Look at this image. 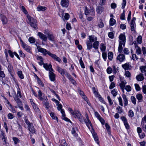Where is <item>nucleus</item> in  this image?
Instances as JSON below:
<instances>
[{"mask_svg": "<svg viewBox=\"0 0 146 146\" xmlns=\"http://www.w3.org/2000/svg\"><path fill=\"white\" fill-rule=\"evenodd\" d=\"M27 17L31 27L34 28H36L37 27L36 20L35 19L31 17L29 15H27Z\"/></svg>", "mask_w": 146, "mask_h": 146, "instance_id": "obj_1", "label": "nucleus"}, {"mask_svg": "<svg viewBox=\"0 0 146 146\" xmlns=\"http://www.w3.org/2000/svg\"><path fill=\"white\" fill-rule=\"evenodd\" d=\"M85 14L86 15H90L92 16H94L95 15V13L93 8H91V10H90L88 9L86 7H85Z\"/></svg>", "mask_w": 146, "mask_h": 146, "instance_id": "obj_2", "label": "nucleus"}, {"mask_svg": "<svg viewBox=\"0 0 146 146\" xmlns=\"http://www.w3.org/2000/svg\"><path fill=\"white\" fill-rule=\"evenodd\" d=\"M73 116L75 118H77L80 122L83 121V118L79 111H75V115Z\"/></svg>", "mask_w": 146, "mask_h": 146, "instance_id": "obj_3", "label": "nucleus"}, {"mask_svg": "<svg viewBox=\"0 0 146 146\" xmlns=\"http://www.w3.org/2000/svg\"><path fill=\"white\" fill-rule=\"evenodd\" d=\"M119 43L123 44V46H124L125 45V36L123 34H121L120 35L119 37Z\"/></svg>", "mask_w": 146, "mask_h": 146, "instance_id": "obj_4", "label": "nucleus"}, {"mask_svg": "<svg viewBox=\"0 0 146 146\" xmlns=\"http://www.w3.org/2000/svg\"><path fill=\"white\" fill-rule=\"evenodd\" d=\"M36 45L37 46V49L38 52L42 53L45 56L48 54V52L49 51H48L45 49L41 48L40 46H37L36 44Z\"/></svg>", "mask_w": 146, "mask_h": 146, "instance_id": "obj_5", "label": "nucleus"}, {"mask_svg": "<svg viewBox=\"0 0 146 146\" xmlns=\"http://www.w3.org/2000/svg\"><path fill=\"white\" fill-rule=\"evenodd\" d=\"M21 41L22 43V46L23 48L27 52L31 53V48L29 46L25 43L22 40H21Z\"/></svg>", "mask_w": 146, "mask_h": 146, "instance_id": "obj_6", "label": "nucleus"}, {"mask_svg": "<svg viewBox=\"0 0 146 146\" xmlns=\"http://www.w3.org/2000/svg\"><path fill=\"white\" fill-rule=\"evenodd\" d=\"M0 18L3 25L7 24L8 22V19L6 16L4 15L0 14Z\"/></svg>", "mask_w": 146, "mask_h": 146, "instance_id": "obj_7", "label": "nucleus"}, {"mask_svg": "<svg viewBox=\"0 0 146 146\" xmlns=\"http://www.w3.org/2000/svg\"><path fill=\"white\" fill-rule=\"evenodd\" d=\"M104 10V7L102 5H101L100 6H98L96 8V12L98 14H101Z\"/></svg>", "mask_w": 146, "mask_h": 146, "instance_id": "obj_8", "label": "nucleus"}, {"mask_svg": "<svg viewBox=\"0 0 146 146\" xmlns=\"http://www.w3.org/2000/svg\"><path fill=\"white\" fill-rule=\"evenodd\" d=\"M38 35L40 38L44 41H46L47 40V37L45 35H44L41 32H38Z\"/></svg>", "mask_w": 146, "mask_h": 146, "instance_id": "obj_9", "label": "nucleus"}, {"mask_svg": "<svg viewBox=\"0 0 146 146\" xmlns=\"http://www.w3.org/2000/svg\"><path fill=\"white\" fill-rule=\"evenodd\" d=\"M61 5L64 7H67L69 4L68 0H62L61 1Z\"/></svg>", "mask_w": 146, "mask_h": 146, "instance_id": "obj_10", "label": "nucleus"}, {"mask_svg": "<svg viewBox=\"0 0 146 146\" xmlns=\"http://www.w3.org/2000/svg\"><path fill=\"white\" fill-rule=\"evenodd\" d=\"M117 59L120 62H123L125 59V55L123 54H119L117 57Z\"/></svg>", "mask_w": 146, "mask_h": 146, "instance_id": "obj_11", "label": "nucleus"}, {"mask_svg": "<svg viewBox=\"0 0 146 146\" xmlns=\"http://www.w3.org/2000/svg\"><path fill=\"white\" fill-rule=\"evenodd\" d=\"M43 67L46 70H48L49 72L51 71H53L52 65L51 64L48 65L47 63L44 64Z\"/></svg>", "mask_w": 146, "mask_h": 146, "instance_id": "obj_12", "label": "nucleus"}, {"mask_svg": "<svg viewBox=\"0 0 146 146\" xmlns=\"http://www.w3.org/2000/svg\"><path fill=\"white\" fill-rule=\"evenodd\" d=\"M57 68L58 72H59L64 77V74L66 72V70L62 69L58 66H57Z\"/></svg>", "mask_w": 146, "mask_h": 146, "instance_id": "obj_13", "label": "nucleus"}, {"mask_svg": "<svg viewBox=\"0 0 146 146\" xmlns=\"http://www.w3.org/2000/svg\"><path fill=\"white\" fill-rule=\"evenodd\" d=\"M53 71L49 72V77L51 81H54L55 80V75L52 72Z\"/></svg>", "mask_w": 146, "mask_h": 146, "instance_id": "obj_14", "label": "nucleus"}, {"mask_svg": "<svg viewBox=\"0 0 146 146\" xmlns=\"http://www.w3.org/2000/svg\"><path fill=\"white\" fill-rule=\"evenodd\" d=\"M145 123H146V115L145 116L142 118L141 124L144 129H145L146 130V125H145Z\"/></svg>", "mask_w": 146, "mask_h": 146, "instance_id": "obj_15", "label": "nucleus"}, {"mask_svg": "<svg viewBox=\"0 0 146 146\" xmlns=\"http://www.w3.org/2000/svg\"><path fill=\"white\" fill-rule=\"evenodd\" d=\"M61 113L62 114V119L67 121H69L70 119L65 117V114L63 109H61Z\"/></svg>", "mask_w": 146, "mask_h": 146, "instance_id": "obj_16", "label": "nucleus"}, {"mask_svg": "<svg viewBox=\"0 0 146 146\" xmlns=\"http://www.w3.org/2000/svg\"><path fill=\"white\" fill-rule=\"evenodd\" d=\"M89 41H90L91 42H95L97 40V37L93 35L89 36Z\"/></svg>", "mask_w": 146, "mask_h": 146, "instance_id": "obj_17", "label": "nucleus"}, {"mask_svg": "<svg viewBox=\"0 0 146 146\" xmlns=\"http://www.w3.org/2000/svg\"><path fill=\"white\" fill-rule=\"evenodd\" d=\"M122 68L125 70H128L130 69L131 66L129 63H126L122 65Z\"/></svg>", "mask_w": 146, "mask_h": 146, "instance_id": "obj_18", "label": "nucleus"}, {"mask_svg": "<svg viewBox=\"0 0 146 146\" xmlns=\"http://www.w3.org/2000/svg\"><path fill=\"white\" fill-rule=\"evenodd\" d=\"M131 30L133 33H135L136 32L135 28L136 27V24L135 23H131L130 24Z\"/></svg>", "mask_w": 146, "mask_h": 146, "instance_id": "obj_19", "label": "nucleus"}, {"mask_svg": "<svg viewBox=\"0 0 146 146\" xmlns=\"http://www.w3.org/2000/svg\"><path fill=\"white\" fill-rule=\"evenodd\" d=\"M28 128L29 131L31 132L32 133H35V129L33 124L32 123L28 126Z\"/></svg>", "mask_w": 146, "mask_h": 146, "instance_id": "obj_20", "label": "nucleus"}, {"mask_svg": "<svg viewBox=\"0 0 146 146\" xmlns=\"http://www.w3.org/2000/svg\"><path fill=\"white\" fill-rule=\"evenodd\" d=\"M136 78L137 80L139 81H141L144 79L143 75L142 74H140L139 75H137L136 76Z\"/></svg>", "mask_w": 146, "mask_h": 146, "instance_id": "obj_21", "label": "nucleus"}, {"mask_svg": "<svg viewBox=\"0 0 146 146\" xmlns=\"http://www.w3.org/2000/svg\"><path fill=\"white\" fill-rule=\"evenodd\" d=\"M122 97L123 100L124 106H125L128 105V102L127 98L126 96L124 94H123Z\"/></svg>", "mask_w": 146, "mask_h": 146, "instance_id": "obj_22", "label": "nucleus"}, {"mask_svg": "<svg viewBox=\"0 0 146 146\" xmlns=\"http://www.w3.org/2000/svg\"><path fill=\"white\" fill-rule=\"evenodd\" d=\"M47 98L44 99V100L42 102V103L45 106V107L47 109H48L50 107L49 103L48 102H47Z\"/></svg>", "mask_w": 146, "mask_h": 146, "instance_id": "obj_23", "label": "nucleus"}, {"mask_svg": "<svg viewBox=\"0 0 146 146\" xmlns=\"http://www.w3.org/2000/svg\"><path fill=\"white\" fill-rule=\"evenodd\" d=\"M87 49L88 50H90L92 48V42L89 41V40H87L86 42Z\"/></svg>", "mask_w": 146, "mask_h": 146, "instance_id": "obj_24", "label": "nucleus"}, {"mask_svg": "<svg viewBox=\"0 0 146 146\" xmlns=\"http://www.w3.org/2000/svg\"><path fill=\"white\" fill-rule=\"evenodd\" d=\"M46 9V8L45 7L40 6H38L37 8V10L38 11H44Z\"/></svg>", "mask_w": 146, "mask_h": 146, "instance_id": "obj_25", "label": "nucleus"}, {"mask_svg": "<svg viewBox=\"0 0 146 146\" xmlns=\"http://www.w3.org/2000/svg\"><path fill=\"white\" fill-rule=\"evenodd\" d=\"M126 84L127 82L125 80L121 81L119 84L120 88H125Z\"/></svg>", "mask_w": 146, "mask_h": 146, "instance_id": "obj_26", "label": "nucleus"}, {"mask_svg": "<svg viewBox=\"0 0 146 146\" xmlns=\"http://www.w3.org/2000/svg\"><path fill=\"white\" fill-rule=\"evenodd\" d=\"M99 45V42L98 41H96L93 43L92 45L93 47L95 49H98Z\"/></svg>", "mask_w": 146, "mask_h": 146, "instance_id": "obj_27", "label": "nucleus"}, {"mask_svg": "<svg viewBox=\"0 0 146 146\" xmlns=\"http://www.w3.org/2000/svg\"><path fill=\"white\" fill-rule=\"evenodd\" d=\"M140 69L142 73H144V75H146V66H141L140 67Z\"/></svg>", "mask_w": 146, "mask_h": 146, "instance_id": "obj_28", "label": "nucleus"}, {"mask_svg": "<svg viewBox=\"0 0 146 146\" xmlns=\"http://www.w3.org/2000/svg\"><path fill=\"white\" fill-rule=\"evenodd\" d=\"M48 38L50 40H54V37L52 33H48L47 34Z\"/></svg>", "mask_w": 146, "mask_h": 146, "instance_id": "obj_29", "label": "nucleus"}, {"mask_svg": "<svg viewBox=\"0 0 146 146\" xmlns=\"http://www.w3.org/2000/svg\"><path fill=\"white\" fill-rule=\"evenodd\" d=\"M100 48L102 52H104L106 49V46L105 44L102 43L100 45Z\"/></svg>", "mask_w": 146, "mask_h": 146, "instance_id": "obj_30", "label": "nucleus"}, {"mask_svg": "<svg viewBox=\"0 0 146 146\" xmlns=\"http://www.w3.org/2000/svg\"><path fill=\"white\" fill-rule=\"evenodd\" d=\"M77 129L73 128L72 130V133L74 136L77 137L78 136V134L77 133Z\"/></svg>", "mask_w": 146, "mask_h": 146, "instance_id": "obj_31", "label": "nucleus"}, {"mask_svg": "<svg viewBox=\"0 0 146 146\" xmlns=\"http://www.w3.org/2000/svg\"><path fill=\"white\" fill-rule=\"evenodd\" d=\"M116 110L117 111V113H119L121 114L122 113L123 111L122 108L120 106L117 107L116 108Z\"/></svg>", "mask_w": 146, "mask_h": 146, "instance_id": "obj_32", "label": "nucleus"}, {"mask_svg": "<svg viewBox=\"0 0 146 146\" xmlns=\"http://www.w3.org/2000/svg\"><path fill=\"white\" fill-rule=\"evenodd\" d=\"M86 123L87 126L89 129H90V127H92V125L89 119H88V120H87L86 121Z\"/></svg>", "mask_w": 146, "mask_h": 146, "instance_id": "obj_33", "label": "nucleus"}, {"mask_svg": "<svg viewBox=\"0 0 146 146\" xmlns=\"http://www.w3.org/2000/svg\"><path fill=\"white\" fill-rule=\"evenodd\" d=\"M92 89L94 93L95 96L98 98H100V95L98 94V92L96 91L95 88L94 87H92Z\"/></svg>", "mask_w": 146, "mask_h": 146, "instance_id": "obj_34", "label": "nucleus"}, {"mask_svg": "<svg viewBox=\"0 0 146 146\" xmlns=\"http://www.w3.org/2000/svg\"><path fill=\"white\" fill-rule=\"evenodd\" d=\"M136 97L139 102H141L142 100V96L141 94H137Z\"/></svg>", "mask_w": 146, "mask_h": 146, "instance_id": "obj_35", "label": "nucleus"}, {"mask_svg": "<svg viewBox=\"0 0 146 146\" xmlns=\"http://www.w3.org/2000/svg\"><path fill=\"white\" fill-rule=\"evenodd\" d=\"M116 21L114 19L111 18L110 19V25L111 26H113L115 23Z\"/></svg>", "mask_w": 146, "mask_h": 146, "instance_id": "obj_36", "label": "nucleus"}, {"mask_svg": "<svg viewBox=\"0 0 146 146\" xmlns=\"http://www.w3.org/2000/svg\"><path fill=\"white\" fill-rule=\"evenodd\" d=\"M131 100L132 102L135 105L136 104V100L135 97L133 96H132L131 97Z\"/></svg>", "mask_w": 146, "mask_h": 146, "instance_id": "obj_37", "label": "nucleus"}, {"mask_svg": "<svg viewBox=\"0 0 146 146\" xmlns=\"http://www.w3.org/2000/svg\"><path fill=\"white\" fill-rule=\"evenodd\" d=\"M38 99L42 101H43L44 100V99L42 97V93L40 90H39L38 92Z\"/></svg>", "mask_w": 146, "mask_h": 146, "instance_id": "obj_38", "label": "nucleus"}, {"mask_svg": "<svg viewBox=\"0 0 146 146\" xmlns=\"http://www.w3.org/2000/svg\"><path fill=\"white\" fill-rule=\"evenodd\" d=\"M122 45H123V44H122V43H119L118 51L120 53L123 50V47L122 46Z\"/></svg>", "mask_w": 146, "mask_h": 146, "instance_id": "obj_39", "label": "nucleus"}, {"mask_svg": "<svg viewBox=\"0 0 146 146\" xmlns=\"http://www.w3.org/2000/svg\"><path fill=\"white\" fill-rule=\"evenodd\" d=\"M128 115L130 117H132L134 115V113L133 111L131 110H129L128 112Z\"/></svg>", "mask_w": 146, "mask_h": 146, "instance_id": "obj_40", "label": "nucleus"}, {"mask_svg": "<svg viewBox=\"0 0 146 146\" xmlns=\"http://www.w3.org/2000/svg\"><path fill=\"white\" fill-rule=\"evenodd\" d=\"M29 41L31 43H33L35 42V39L33 37H30L29 38Z\"/></svg>", "mask_w": 146, "mask_h": 146, "instance_id": "obj_41", "label": "nucleus"}, {"mask_svg": "<svg viewBox=\"0 0 146 146\" xmlns=\"http://www.w3.org/2000/svg\"><path fill=\"white\" fill-rule=\"evenodd\" d=\"M17 74L20 78L21 79H23V75L22 74V72L21 71H18L17 72Z\"/></svg>", "mask_w": 146, "mask_h": 146, "instance_id": "obj_42", "label": "nucleus"}, {"mask_svg": "<svg viewBox=\"0 0 146 146\" xmlns=\"http://www.w3.org/2000/svg\"><path fill=\"white\" fill-rule=\"evenodd\" d=\"M108 57L109 59L111 60L113 58V53L111 52H110L108 53Z\"/></svg>", "mask_w": 146, "mask_h": 146, "instance_id": "obj_43", "label": "nucleus"}, {"mask_svg": "<svg viewBox=\"0 0 146 146\" xmlns=\"http://www.w3.org/2000/svg\"><path fill=\"white\" fill-rule=\"evenodd\" d=\"M109 37L111 39H113L114 38V33L113 32H109L108 34Z\"/></svg>", "mask_w": 146, "mask_h": 146, "instance_id": "obj_44", "label": "nucleus"}, {"mask_svg": "<svg viewBox=\"0 0 146 146\" xmlns=\"http://www.w3.org/2000/svg\"><path fill=\"white\" fill-rule=\"evenodd\" d=\"M50 115L52 118L53 119H56L58 121V119L57 117L55 115V114L53 112H51L50 113Z\"/></svg>", "mask_w": 146, "mask_h": 146, "instance_id": "obj_45", "label": "nucleus"}, {"mask_svg": "<svg viewBox=\"0 0 146 146\" xmlns=\"http://www.w3.org/2000/svg\"><path fill=\"white\" fill-rule=\"evenodd\" d=\"M105 127L106 128L108 134L110 133V127L109 125L107 123L105 124Z\"/></svg>", "mask_w": 146, "mask_h": 146, "instance_id": "obj_46", "label": "nucleus"}, {"mask_svg": "<svg viewBox=\"0 0 146 146\" xmlns=\"http://www.w3.org/2000/svg\"><path fill=\"white\" fill-rule=\"evenodd\" d=\"M125 88L127 92H129L131 91V87L129 85H127L126 86Z\"/></svg>", "mask_w": 146, "mask_h": 146, "instance_id": "obj_47", "label": "nucleus"}, {"mask_svg": "<svg viewBox=\"0 0 146 146\" xmlns=\"http://www.w3.org/2000/svg\"><path fill=\"white\" fill-rule=\"evenodd\" d=\"M79 61L80 63L82 68H85L84 65L82 60V57L80 58Z\"/></svg>", "mask_w": 146, "mask_h": 146, "instance_id": "obj_48", "label": "nucleus"}, {"mask_svg": "<svg viewBox=\"0 0 146 146\" xmlns=\"http://www.w3.org/2000/svg\"><path fill=\"white\" fill-rule=\"evenodd\" d=\"M21 9L23 12L25 14L27 15L28 12L27 11L25 7L23 6H22L21 7Z\"/></svg>", "mask_w": 146, "mask_h": 146, "instance_id": "obj_49", "label": "nucleus"}, {"mask_svg": "<svg viewBox=\"0 0 146 146\" xmlns=\"http://www.w3.org/2000/svg\"><path fill=\"white\" fill-rule=\"evenodd\" d=\"M126 4V0H123L121 4V8L122 9H124Z\"/></svg>", "mask_w": 146, "mask_h": 146, "instance_id": "obj_50", "label": "nucleus"}, {"mask_svg": "<svg viewBox=\"0 0 146 146\" xmlns=\"http://www.w3.org/2000/svg\"><path fill=\"white\" fill-rule=\"evenodd\" d=\"M48 54L54 59L55 58L56 56L55 54H52L49 51L48 52Z\"/></svg>", "mask_w": 146, "mask_h": 146, "instance_id": "obj_51", "label": "nucleus"}, {"mask_svg": "<svg viewBox=\"0 0 146 146\" xmlns=\"http://www.w3.org/2000/svg\"><path fill=\"white\" fill-rule=\"evenodd\" d=\"M8 69L9 72L10 73L13 70V68L12 65L10 64H9L8 66Z\"/></svg>", "mask_w": 146, "mask_h": 146, "instance_id": "obj_52", "label": "nucleus"}, {"mask_svg": "<svg viewBox=\"0 0 146 146\" xmlns=\"http://www.w3.org/2000/svg\"><path fill=\"white\" fill-rule=\"evenodd\" d=\"M15 100L17 103V104H18V106L21 105V102L19 98H17L16 99L15 98Z\"/></svg>", "mask_w": 146, "mask_h": 146, "instance_id": "obj_53", "label": "nucleus"}, {"mask_svg": "<svg viewBox=\"0 0 146 146\" xmlns=\"http://www.w3.org/2000/svg\"><path fill=\"white\" fill-rule=\"evenodd\" d=\"M125 75L126 77H131V73L128 71H126L125 72Z\"/></svg>", "mask_w": 146, "mask_h": 146, "instance_id": "obj_54", "label": "nucleus"}, {"mask_svg": "<svg viewBox=\"0 0 146 146\" xmlns=\"http://www.w3.org/2000/svg\"><path fill=\"white\" fill-rule=\"evenodd\" d=\"M118 101L119 103V105L121 106H123V104L122 102V100L121 97L120 96L118 98Z\"/></svg>", "mask_w": 146, "mask_h": 146, "instance_id": "obj_55", "label": "nucleus"}, {"mask_svg": "<svg viewBox=\"0 0 146 146\" xmlns=\"http://www.w3.org/2000/svg\"><path fill=\"white\" fill-rule=\"evenodd\" d=\"M111 93L114 97H115L117 95V92L115 89L112 90Z\"/></svg>", "mask_w": 146, "mask_h": 146, "instance_id": "obj_56", "label": "nucleus"}, {"mask_svg": "<svg viewBox=\"0 0 146 146\" xmlns=\"http://www.w3.org/2000/svg\"><path fill=\"white\" fill-rule=\"evenodd\" d=\"M107 98L109 103V105L110 106L112 105L113 104V102L112 100L111 99L110 97L109 96L107 97Z\"/></svg>", "mask_w": 146, "mask_h": 146, "instance_id": "obj_57", "label": "nucleus"}, {"mask_svg": "<svg viewBox=\"0 0 146 146\" xmlns=\"http://www.w3.org/2000/svg\"><path fill=\"white\" fill-rule=\"evenodd\" d=\"M98 119L101 122V123L102 125H104L105 123V121L104 119H103V118H102L101 117H100Z\"/></svg>", "mask_w": 146, "mask_h": 146, "instance_id": "obj_58", "label": "nucleus"}, {"mask_svg": "<svg viewBox=\"0 0 146 146\" xmlns=\"http://www.w3.org/2000/svg\"><path fill=\"white\" fill-rule=\"evenodd\" d=\"M37 79L38 83L42 86H43V84L38 76L37 77Z\"/></svg>", "mask_w": 146, "mask_h": 146, "instance_id": "obj_59", "label": "nucleus"}, {"mask_svg": "<svg viewBox=\"0 0 146 146\" xmlns=\"http://www.w3.org/2000/svg\"><path fill=\"white\" fill-rule=\"evenodd\" d=\"M137 42L139 44H140L141 43L142 37L141 36H138L137 38Z\"/></svg>", "mask_w": 146, "mask_h": 146, "instance_id": "obj_60", "label": "nucleus"}, {"mask_svg": "<svg viewBox=\"0 0 146 146\" xmlns=\"http://www.w3.org/2000/svg\"><path fill=\"white\" fill-rule=\"evenodd\" d=\"M135 86L136 90L139 91L140 90L141 88L139 86V84H135Z\"/></svg>", "mask_w": 146, "mask_h": 146, "instance_id": "obj_61", "label": "nucleus"}, {"mask_svg": "<svg viewBox=\"0 0 146 146\" xmlns=\"http://www.w3.org/2000/svg\"><path fill=\"white\" fill-rule=\"evenodd\" d=\"M13 140L14 141L15 144H17L19 142V140L17 137H13Z\"/></svg>", "mask_w": 146, "mask_h": 146, "instance_id": "obj_62", "label": "nucleus"}, {"mask_svg": "<svg viewBox=\"0 0 146 146\" xmlns=\"http://www.w3.org/2000/svg\"><path fill=\"white\" fill-rule=\"evenodd\" d=\"M102 57L105 61H106L107 59V54L106 53L103 52L102 54Z\"/></svg>", "mask_w": 146, "mask_h": 146, "instance_id": "obj_63", "label": "nucleus"}, {"mask_svg": "<svg viewBox=\"0 0 146 146\" xmlns=\"http://www.w3.org/2000/svg\"><path fill=\"white\" fill-rule=\"evenodd\" d=\"M123 52L125 54H128L129 53V51L127 48H124L123 50Z\"/></svg>", "mask_w": 146, "mask_h": 146, "instance_id": "obj_64", "label": "nucleus"}]
</instances>
